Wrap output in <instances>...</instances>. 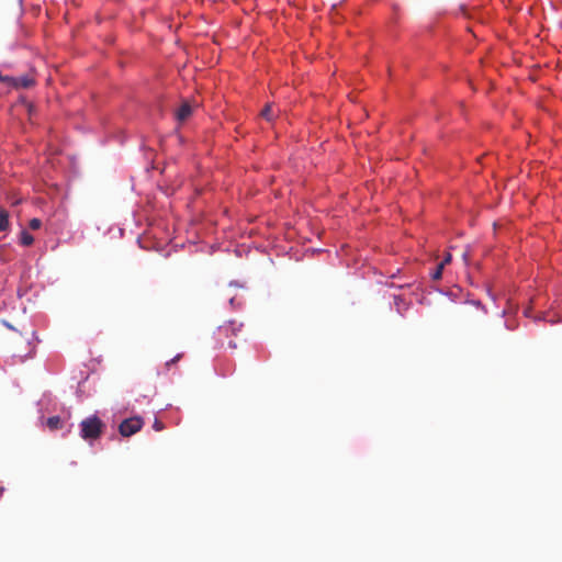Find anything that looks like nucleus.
I'll use <instances>...</instances> for the list:
<instances>
[{
    "mask_svg": "<svg viewBox=\"0 0 562 562\" xmlns=\"http://www.w3.org/2000/svg\"><path fill=\"white\" fill-rule=\"evenodd\" d=\"M105 424L97 416L91 415L80 423V437L86 441H93L101 437Z\"/></svg>",
    "mask_w": 562,
    "mask_h": 562,
    "instance_id": "nucleus-1",
    "label": "nucleus"
},
{
    "mask_svg": "<svg viewBox=\"0 0 562 562\" xmlns=\"http://www.w3.org/2000/svg\"><path fill=\"white\" fill-rule=\"evenodd\" d=\"M0 82L3 83L9 89H21V88H30L34 85V79L29 75H24L21 77H12L8 75H3L0 71Z\"/></svg>",
    "mask_w": 562,
    "mask_h": 562,
    "instance_id": "nucleus-2",
    "label": "nucleus"
},
{
    "mask_svg": "<svg viewBox=\"0 0 562 562\" xmlns=\"http://www.w3.org/2000/svg\"><path fill=\"white\" fill-rule=\"evenodd\" d=\"M143 425L144 420L138 416L126 418L120 424L119 432L123 437H131L132 435L138 432L142 429Z\"/></svg>",
    "mask_w": 562,
    "mask_h": 562,
    "instance_id": "nucleus-3",
    "label": "nucleus"
},
{
    "mask_svg": "<svg viewBox=\"0 0 562 562\" xmlns=\"http://www.w3.org/2000/svg\"><path fill=\"white\" fill-rule=\"evenodd\" d=\"M192 113L193 106L188 101H184L177 109L175 116L178 122L182 123L186 122L192 115Z\"/></svg>",
    "mask_w": 562,
    "mask_h": 562,
    "instance_id": "nucleus-4",
    "label": "nucleus"
},
{
    "mask_svg": "<svg viewBox=\"0 0 562 562\" xmlns=\"http://www.w3.org/2000/svg\"><path fill=\"white\" fill-rule=\"evenodd\" d=\"M240 330H241V325H236L234 322H232L227 325L221 326L217 330V335L220 337L221 336L228 337L229 335L237 336V333Z\"/></svg>",
    "mask_w": 562,
    "mask_h": 562,
    "instance_id": "nucleus-5",
    "label": "nucleus"
},
{
    "mask_svg": "<svg viewBox=\"0 0 562 562\" xmlns=\"http://www.w3.org/2000/svg\"><path fill=\"white\" fill-rule=\"evenodd\" d=\"M46 425L50 430H57L63 427V422L59 416H52L47 419Z\"/></svg>",
    "mask_w": 562,
    "mask_h": 562,
    "instance_id": "nucleus-6",
    "label": "nucleus"
},
{
    "mask_svg": "<svg viewBox=\"0 0 562 562\" xmlns=\"http://www.w3.org/2000/svg\"><path fill=\"white\" fill-rule=\"evenodd\" d=\"M9 213L7 210H0V232H4L9 228Z\"/></svg>",
    "mask_w": 562,
    "mask_h": 562,
    "instance_id": "nucleus-7",
    "label": "nucleus"
},
{
    "mask_svg": "<svg viewBox=\"0 0 562 562\" xmlns=\"http://www.w3.org/2000/svg\"><path fill=\"white\" fill-rule=\"evenodd\" d=\"M20 243L23 246H31L34 243V237L26 231H22L20 235Z\"/></svg>",
    "mask_w": 562,
    "mask_h": 562,
    "instance_id": "nucleus-8",
    "label": "nucleus"
},
{
    "mask_svg": "<svg viewBox=\"0 0 562 562\" xmlns=\"http://www.w3.org/2000/svg\"><path fill=\"white\" fill-rule=\"evenodd\" d=\"M260 115L266 119L267 121H271L273 119V111H272V105L271 104H267Z\"/></svg>",
    "mask_w": 562,
    "mask_h": 562,
    "instance_id": "nucleus-9",
    "label": "nucleus"
},
{
    "mask_svg": "<svg viewBox=\"0 0 562 562\" xmlns=\"http://www.w3.org/2000/svg\"><path fill=\"white\" fill-rule=\"evenodd\" d=\"M443 268H445L443 263H439L437 266L436 270L431 274L432 280H440L441 279Z\"/></svg>",
    "mask_w": 562,
    "mask_h": 562,
    "instance_id": "nucleus-10",
    "label": "nucleus"
},
{
    "mask_svg": "<svg viewBox=\"0 0 562 562\" xmlns=\"http://www.w3.org/2000/svg\"><path fill=\"white\" fill-rule=\"evenodd\" d=\"M31 229H38L42 226V221L40 218H32L29 223Z\"/></svg>",
    "mask_w": 562,
    "mask_h": 562,
    "instance_id": "nucleus-11",
    "label": "nucleus"
},
{
    "mask_svg": "<svg viewBox=\"0 0 562 562\" xmlns=\"http://www.w3.org/2000/svg\"><path fill=\"white\" fill-rule=\"evenodd\" d=\"M153 428L156 430V431H161L164 428H165V425L162 422H160L159 419H155L154 424H153Z\"/></svg>",
    "mask_w": 562,
    "mask_h": 562,
    "instance_id": "nucleus-12",
    "label": "nucleus"
},
{
    "mask_svg": "<svg viewBox=\"0 0 562 562\" xmlns=\"http://www.w3.org/2000/svg\"><path fill=\"white\" fill-rule=\"evenodd\" d=\"M182 355L179 353L177 355L176 357H173L171 360L167 361L166 362V366L169 367L171 363H176L177 361H179L181 359Z\"/></svg>",
    "mask_w": 562,
    "mask_h": 562,
    "instance_id": "nucleus-13",
    "label": "nucleus"
},
{
    "mask_svg": "<svg viewBox=\"0 0 562 562\" xmlns=\"http://www.w3.org/2000/svg\"><path fill=\"white\" fill-rule=\"evenodd\" d=\"M182 355L179 353L177 355L176 357H173L171 360L167 361L166 362V366L169 367L171 363H176L177 361H179L181 359Z\"/></svg>",
    "mask_w": 562,
    "mask_h": 562,
    "instance_id": "nucleus-14",
    "label": "nucleus"
},
{
    "mask_svg": "<svg viewBox=\"0 0 562 562\" xmlns=\"http://www.w3.org/2000/svg\"><path fill=\"white\" fill-rule=\"evenodd\" d=\"M450 261H451V254H450V252H448V254L445 256L443 260H442L440 263H443V266H446V265H448Z\"/></svg>",
    "mask_w": 562,
    "mask_h": 562,
    "instance_id": "nucleus-15",
    "label": "nucleus"
},
{
    "mask_svg": "<svg viewBox=\"0 0 562 562\" xmlns=\"http://www.w3.org/2000/svg\"><path fill=\"white\" fill-rule=\"evenodd\" d=\"M462 258H463V261H464L465 263H468V262H469V260H470V252H469V250H465V251L462 254Z\"/></svg>",
    "mask_w": 562,
    "mask_h": 562,
    "instance_id": "nucleus-16",
    "label": "nucleus"
},
{
    "mask_svg": "<svg viewBox=\"0 0 562 562\" xmlns=\"http://www.w3.org/2000/svg\"><path fill=\"white\" fill-rule=\"evenodd\" d=\"M228 346H229V348H232V349H235V348L237 347L236 342H234L233 340H229V341H228Z\"/></svg>",
    "mask_w": 562,
    "mask_h": 562,
    "instance_id": "nucleus-17",
    "label": "nucleus"
}]
</instances>
